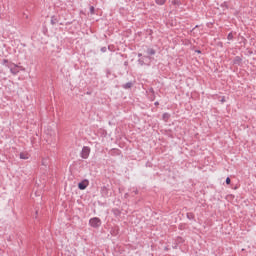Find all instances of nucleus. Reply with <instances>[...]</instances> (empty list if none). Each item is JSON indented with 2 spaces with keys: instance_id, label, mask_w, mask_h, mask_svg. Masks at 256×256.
Listing matches in <instances>:
<instances>
[{
  "instance_id": "4",
  "label": "nucleus",
  "mask_w": 256,
  "mask_h": 256,
  "mask_svg": "<svg viewBox=\"0 0 256 256\" xmlns=\"http://www.w3.org/2000/svg\"><path fill=\"white\" fill-rule=\"evenodd\" d=\"M2 65H4L5 67H8V69H11V66L14 65V67H19L17 64L14 63H9V60L7 59H3L2 60Z\"/></svg>"
},
{
  "instance_id": "16",
  "label": "nucleus",
  "mask_w": 256,
  "mask_h": 256,
  "mask_svg": "<svg viewBox=\"0 0 256 256\" xmlns=\"http://www.w3.org/2000/svg\"><path fill=\"white\" fill-rule=\"evenodd\" d=\"M220 7H222V9H229V6L227 5V2H223Z\"/></svg>"
},
{
  "instance_id": "26",
  "label": "nucleus",
  "mask_w": 256,
  "mask_h": 256,
  "mask_svg": "<svg viewBox=\"0 0 256 256\" xmlns=\"http://www.w3.org/2000/svg\"><path fill=\"white\" fill-rule=\"evenodd\" d=\"M124 197L127 199V197H129V193H126Z\"/></svg>"
},
{
  "instance_id": "23",
  "label": "nucleus",
  "mask_w": 256,
  "mask_h": 256,
  "mask_svg": "<svg viewBox=\"0 0 256 256\" xmlns=\"http://www.w3.org/2000/svg\"><path fill=\"white\" fill-rule=\"evenodd\" d=\"M101 52H102V53H107V47H102V48H101Z\"/></svg>"
},
{
  "instance_id": "3",
  "label": "nucleus",
  "mask_w": 256,
  "mask_h": 256,
  "mask_svg": "<svg viewBox=\"0 0 256 256\" xmlns=\"http://www.w3.org/2000/svg\"><path fill=\"white\" fill-rule=\"evenodd\" d=\"M86 187H89V180H87V179L82 180L78 184V189H80V191H85Z\"/></svg>"
},
{
  "instance_id": "18",
  "label": "nucleus",
  "mask_w": 256,
  "mask_h": 256,
  "mask_svg": "<svg viewBox=\"0 0 256 256\" xmlns=\"http://www.w3.org/2000/svg\"><path fill=\"white\" fill-rule=\"evenodd\" d=\"M90 13L91 15H95V7L93 6L90 7Z\"/></svg>"
},
{
  "instance_id": "30",
  "label": "nucleus",
  "mask_w": 256,
  "mask_h": 256,
  "mask_svg": "<svg viewBox=\"0 0 256 256\" xmlns=\"http://www.w3.org/2000/svg\"><path fill=\"white\" fill-rule=\"evenodd\" d=\"M26 19H29V15H25Z\"/></svg>"
},
{
  "instance_id": "32",
  "label": "nucleus",
  "mask_w": 256,
  "mask_h": 256,
  "mask_svg": "<svg viewBox=\"0 0 256 256\" xmlns=\"http://www.w3.org/2000/svg\"><path fill=\"white\" fill-rule=\"evenodd\" d=\"M221 101L223 102V101H225V99H222Z\"/></svg>"
},
{
  "instance_id": "7",
  "label": "nucleus",
  "mask_w": 256,
  "mask_h": 256,
  "mask_svg": "<svg viewBox=\"0 0 256 256\" xmlns=\"http://www.w3.org/2000/svg\"><path fill=\"white\" fill-rule=\"evenodd\" d=\"M101 194L104 195V197H109V188H107V186H103L101 188Z\"/></svg>"
},
{
  "instance_id": "11",
  "label": "nucleus",
  "mask_w": 256,
  "mask_h": 256,
  "mask_svg": "<svg viewBox=\"0 0 256 256\" xmlns=\"http://www.w3.org/2000/svg\"><path fill=\"white\" fill-rule=\"evenodd\" d=\"M186 217H187V219H189V221L195 220V214H193V212H188L186 214Z\"/></svg>"
},
{
  "instance_id": "1",
  "label": "nucleus",
  "mask_w": 256,
  "mask_h": 256,
  "mask_svg": "<svg viewBox=\"0 0 256 256\" xmlns=\"http://www.w3.org/2000/svg\"><path fill=\"white\" fill-rule=\"evenodd\" d=\"M90 227H93V229H99L101 226V219L99 217H93L89 220Z\"/></svg>"
},
{
  "instance_id": "31",
  "label": "nucleus",
  "mask_w": 256,
  "mask_h": 256,
  "mask_svg": "<svg viewBox=\"0 0 256 256\" xmlns=\"http://www.w3.org/2000/svg\"><path fill=\"white\" fill-rule=\"evenodd\" d=\"M87 95H91V92H87Z\"/></svg>"
},
{
  "instance_id": "29",
  "label": "nucleus",
  "mask_w": 256,
  "mask_h": 256,
  "mask_svg": "<svg viewBox=\"0 0 256 256\" xmlns=\"http://www.w3.org/2000/svg\"><path fill=\"white\" fill-rule=\"evenodd\" d=\"M196 53H201V50H196Z\"/></svg>"
},
{
  "instance_id": "15",
  "label": "nucleus",
  "mask_w": 256,
  "mask_h": 256,
  "mask_svg": "<svg viewBox=\"0 0 256 256\" xmlns=\"http://www.w3.org/2000/svg\"><path fill=\"white\" fill-rule=\"evenodd\" d=\"M16 68L17 67H15V68L10 67V72L12 73V75H17V73H19V70H17Z\"/></svg>"
},
{
  "instance_id": "12",
  "label": "nucleus",
  "mask_w": 256,
  "mask_h": 256,
  "mask_svg": "<svg viewBox=\"0 0 256 256\" xmlns=\"http://www.w3.org/2000/svg\"><path fill=\"white\" fill-rule=\"evenodd\" d=\"M170 117H171V114H169V113H164L162 115L163 121H169Z\"/></svg>"
},
{
  "instance_id": "22",
  "label": "nucleus",
  "mask_w": 256,
  "mask_h": 256,
  "mask_svg": "<svg viewBox=\"0 0 256 256\" xmlns=\"http://www.w3.org/2000/svg\"><path fill=\"white\" fill-rule=\"evenodd\" d=\"M176 241H177V243H183V241H185V240H183V238H181V237H178Z\"/></svg>"
},
{
  "instance_id": "5",
  "label": "nucleus",
  "mask_w": 256,
  "mask_h": 256,
  "mask_svg": "<svg viewBox=\"0 0 256 256\" xmlns=\"http://www.w3.org/2000/svg\"><path fill=\"white\" fill-rule=\"evenodd\" d=\"M241 63H243V58H241L240 56H236V57L233 59V65H238V66H240Z\"/></svg>"
},
{
  "instance_id": "6",
  "label": "nucleus",
  "mask_w": 256,
  "mask_h": 256,
  "mask_svg": "<svg viewBox=\"0 0 256 256\" xmlns=\"http://www.w3.org/2000/svg\"><path fill=\"white\" fill-rule=\"evenodd\" d=\"M51 25H57L59 23V16L53 15L50 20Z\"/></svg>"
},
{
  "instance_id": "8",
  "label": "nucleus",
  "mask_w": 256,
  "mask_h": 256,
  "mask_svg": "<svg viewBox=\"0 0 256 256\" xmlns=\"http://www.w3.org/2000/svg\"><path fill=\"white\" fill-rule=\"evenodd\" d=\"M145 59H151L150 56H144L142 58L138 59V63L143 67V65H145Z\"/></svg>"
},
{
  "instance_id": "9",
  "label": "nucleus",
  "mask_w": 256,
  "mask_h": 256,
  "mask_svg": "<svg viewBox=\"0 0 256 256\" xmlns=\"http://www.w3.org/2000/svg\"><path fill=\"white\" fill-rule=\"evenodd\" d=\"M146 53H147V55H149V57H151V56L155 55L157 53V51H155V49H153V48H148L146 50Z\"/></svg>"
},
{
  "instance_id": "24",
  "label": "nucleus",
  "mask_w": 256,
  "mask_h": 256,
  "mask_svg": "<svg viewBox=\"0 0 256 256\" xmlns=\"http://www.w3.org/2000/svg\"><path fill=\"white\" fill-rule=\"evenodd\" d=\"M149 92L151 93V95H155V90L153 88H150Z\"/></svg>"
},
{
  "instance_id": "13",
  "label": "nucleus",
  "mask_w": 256,
  "mask_h": 256,
  "mask_svg": "<svg viewBox=\"0 0 256 256\" xmlns=\"http://www.w3.org/2000/svg\"><path fill=\"white\" fill-rule=\"evenodd\" d=\"M156 5H165L167 3V0H155Z\"/></svg>"
},
{
  "instance_id": "27",
  "label": "nucleus",
  "mask_w": 256,
  "mask_h": 256,
  "mask_svg": "<svg viewBox=\"0 0 256 256\" xmlns=\"http://www.w3.org/2000/svg\"><path fill=\"white\" fill-rule=\"evenodd\" d=\"M138 57H143V54H141V53H138Z\"/></svg>"
},
{
  "instance_id": "14",
  "label": "nucleus",
  "mask_w": 256,
  "mask_h": 256,
  "mask_svg": "<svg viewBox=\"0 0 256 256\" xmlns=\"http://www.w3.org/2000/svg\"><path fill=\"white\" fill-rule=\"evenodd\" d=\"M20 159H29V154L21 152Z\"/></svg>"
},
{
  "instance_id": "10",
  "label": "nucleus",
  "mask_w": 256,
  "mask_h": 256,
  "mask_svg": "<svg viewBox=\"0 0 256 256\" xmlns=\"http://www.w3.org/2000/svg\"><path fill=\"white\" fill-rule=\"evenodd\" d=\"M133 87V82H127L122 85V89H131Z\"/></svg>"
},
{
  "instance_id": "17",
  "label": "nucleus",
  "mask_w": 256,
  "mask_h": 256,
  "mask_svg": "<svg viewBox=\"0 0 256 256\" xmlns=\"http://www.w3.org/2000/svg\"><path fill=\"white\" fill-rule=\"evenodd\" d=\"M233 32H230L227 36L228 41H233Z\"/></svg>"
},
{
  "instance_id": "21",
  "label": "nucleus",
  "mask_w": 256,
  "mask_h": 256,
  "mask_svg": "<svg viewBox=\"0 0 256 256\" xmlns=\"http://www.w3.org/2000/svg\"><path fill=\"white\" fill-rule=\"evenodd\" d=\"M149 99H150V101H155V94H151Z\"/></svg>"
},
{
  "instance_id": "20",
  "label": "nucleus",
  "mask_w": 256,
  "mask_h": 256,
  "mask_svg": "<svg viewBox=\"0 0 256 256\" xmlns=\"http://www.w3.org/2000/svg\"><path fill=\"white\" fill-rule=\"evenodd\" d=\"M226 185H231V178L229 177L226 178Z\"/></svg>"
},
{
  "instance_id": "25",
  "label": "nucleus",
  "mask_w": 256,
  "mask_h": 256,
  "mask_svg": "<svg viewBox=\"0 0 256 256\" xmlns=\"http://www.w3.org/2000/svg\"><path fill=\"white\" fill-rule=\"evenodd\" d=\"M154 105L157 107V106L159 105V102L156 101V102L154 103Z\"/></svg>"
},
{
  "instance_id": "19",
  "label": "nucleus",
  "mask_w": 256,
  "mask_h": 256,
  "mask_svg": "<svg viewBox=\"0 0 256 256\" xmlns=\"http://www.w3.org/2000/svg\"><path fill=\"white\" fill-rule=\"evenodd\" d=\"M172 4H173V5H181V2H179V0H174V1L172 2Z\"/></svg>"
},
{
  "instance_id": "2",
  "label": "nucleus",
  "mask_w": 256,
  "mask_h": 256,
  "mask_svg": "<svg viewBox=\"0 0 256 256\" xmlns=\"http://www.w3.org/2000/svg\"><path fill=\"white\" fill-rule=\"evenodd\" d=\"M90 154H91V148L89 146H84L80 153V157H82V159H89Z\"/></svg>"
},
{
  "instance_id": "28",
  "label": "nucleus",
  "mask_w": 256,
  "mask_h": 256,
  "mask_svg": "<svg viewBox=\"0 0 256 256\" xmlns=\"http://www.w3.org/2000/svg\"><path fill=\"white\" fill-rule=\"evenodd\" d=\"M134 193H135V195H137L139 193V191L136 190V191H134Z\"/></svg>"
}]
</instances>
